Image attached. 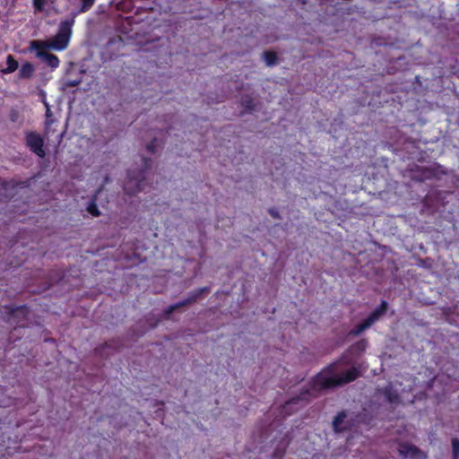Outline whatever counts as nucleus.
I'll return each mask as SVG.
<instances>
[{
    "instance_id": "nucleus-1",
    "label": "nucleus",
    "mask_w": 459,
    "mask_h": 459,
    "mask_svg": "<svg viewBox=\"0 0 459 459\" xmlns=\"http://www.w3.org/2000/svg\"><path fill=\"white\" fill-rule=\"evenodd\" d=\"M359 376L355 368L343 371L339 363H333L323 368L311 382V393L332 388L355 380Z\"/></svg>"
},
{
    "instance_id": "nucleus-2",
    "label": "nucleus",
    "mask_w": 459,
    "mask_h": 459,
    "mask_svg": "<svg viewBox=\"0 0 459 459\" xmlns=\"http://www.w3.org/2000/svg\"><path fill=\"white\" fill-rule=\"evenodd\" d=\"M143 169L139 172L129 169L127 171L126 180L124 184V190L128 195H134L144 189L145 173L152 167V160L150 158L142 157Z\"/></svg>"
},
{
    "instance_id": "nucleus-3",
    "label": "nucleus",
    "mask_w": 459,
    "mask_h": 459,
    "mask_svg": "<svg viewBox=\"0 0 459 459\" xmlns=\"http://www.w3.org/2000/svg\"><path fill=\"white\" fill-rule=\"evenodd\" d=\"M74 23V20L73 18L62 21L59 23L56 34L48 40L50 49L63 51L67 48L72 37Z\"/></svg>"
},
{
    "instance_id": "nucleus-4",
    "label": "nucleus",
    "mask_w": 459,
    "mask_h": 459,
    "mask_svg": "<svg viewBox=\"0 0 459 459\" xmlns=\"http://www.w3.org/2000/svg\"><path fill=\"white\" fill-rule=\"evenodd\" d=\"M3 309L6 322L15 324L19 327L25 326L30 314V308L28 306L5 305L3 307Z\"/></svg>"
},
{
    "instance_id": "nucleus-5",
    "label": "nucleus",
    "mask_w": 459,
    "mask_h": 459,
    "mask_svg": "<svg viewBox=\"0 0 459 459\" xmlns=\"http://www.w3.org/2000/svg\"><path fill=\"white\" fill-rule=\"evenodd\" d=\"M25 143L30 151L39 158L46 156L44 150V139L36 132H28L25 134Z\"/></svg>"
},
{
    "instance_id": "nucleus-6",
    "label": "nucleus",
    "mask_w": 459,
    "mask_h": 459,
    "mask_svg": "<svg viewBox=\"0 0 459 459\" xmlns=\"http://www.w3.org/2000/svg\"><path fill=\"white\" fill-rule=\"evenodd\" d=\"M209 291H210V289L208 287H204V288H199L197 290H195L194 291H192L189 294V296L186 299H185L181 301H178L173 305H170L167 308H165L164 309L165 316L169 317L174 311H176L179 307L188 306V305H191V304L196 302V300L201 297V295L203 293L209 292Z\"/></svg>"
},
{
    "instance_id": "nucleus-7",
    "label": "nucleus",
    "mask_w": 459,
    "mask_h": 459,
    "mask_svg": "<svg viewBox=\"0 0 459 459\" xmlns=\"http://www.w3.org/2000/svg\"><path fill=\"white\" fill-rule=\"evenodd\" d=\"M387 308V303L385 301H382L381 305L377 307L368 317L364 320L361 324L355 326L351 333L353 335H358L368 329L370 325H372L385 311Z\"/></svg>"
},
{
    "instance_id": "nucleus-8",
    "label": "nucleus",
    "mask_w": 459,
    "mask_h": 459,
    "mask_svg": "<svg viewBox=\"0 0 459 459\" xmlns=\"http://www.w3.org/2000/svg\"><path fill=\"white\" fill-rule=\"evenodd\" d=\"M398 451L401 455L410 459H426L424 453L420 452L417 447L403 443L399 445Z\"/></svg>"
},
{
    "instance_id": "nucleus-9",
    "label": "nucleus",
    "mask_w": 459,
    "mask_h": 459,
    "mask_svg": "<svg viewBox=\"0 0 459 459\" xmlns=\"http://www.w3.org/2000/svg\"><path fill=\"white\" fill-rule=\"evenodd\" d=\"M37 56L41 58L44 63L52 69H56L59 66L60 60L58 56L54 54L48 53V51H41L37 53Z\"/></svg>"
},
{
    "instance_id": "nucleus-10",
    "label": "nucleus",
    "mask_w": 459,
    "mask_h": 459,
    "mask_svg": "<svg viewBox=\"0 0 459 459\" xmlns=\"http://www.w3.org/2000/svg\"><path fill=\"white\" fill-rule=\"evenodd\" d=\"M34 72H35L34 65L30 62H25L24 64L22 65V66L19 70L18 76L20 79H23V80L30 79L33 76Z\"/></svg>"
},
{
    "instance_id": "nucleus-11",
    "label": "nucleus",
    "mask_w": 459,
    "mask_h": 459,
    "mask_svg": "<svg viewBox=\"0 0 459 459\" xmlns=\"http://www.w3.org/2000/svg\"><path fill=\"white\" fill-rule=\"evenodd\" d=\"M19 67L18 61L14 58L13 55H8L6 56V67L2 69L1 72L4 74H12L15 72Z\"/></svg>"
},
{
    "instance_id": "nucleus-12",
    "label": "nucleus",
    "mask_w": 459,
    "mask_h": 459,
    "mask_svg": "<svg viewBox=\"0 0 459 459\" xmlns=\"http://www.w3.org/2000/svg\"><path fill=\"white\" fill-rule=\"evenodd\" d=\"M30 48L31 50L37 51V53L41 51H47V49H50L48 41L45 40H31L30 42Z\"/></svg>"
},
{
    "instance_id": "nucleus-13",
    "label": "nucleus",
    "mask_w": 459,
    "mask_h": 459,
    "mask_svg": "<svg viewBox=\"0 0 459 459\" xmlns=\"http://www.w3.org/2000/svg\"><path fill=\"white\" fill-rule=\"evenodd\" d=\"M263 56L265 64L268 66L274 65L277 63L278 56L273 51H264Z\"/></svg>"
},
{
    "instance_id": "nucleus-14",
    "label": "nucleus",
    "mask_w": 459,
    "mask_h": 459,
    "mask_svg": "<svg viewBox=\"0 0 459 459\" xmlns=\"http://www.w3.org/2000/svg\"><path fill=\"white\" fill-rule=\"evenodd\" d=\"M241 106L244 108L245 111L251 112L255 109L254 100L251 96L246 95L241 98Z\"/></svg>"
},
{
    "instance_id": "nucleus-15",
    "label": "nucleus",
    "mask_w": 459,
    "mask_h": 459,
    "mask_svg": "<svg viewBox=\"0 0 459 459\" xmlns=\"http://www.w3.org/2000/svg\"><path fill=\"white\" fill-rule=\"evenodd\" d=\"M345 418L346 414L344 412H341L335 417L333 424L336 431H342L343 429L342 424L343 423Z\"/></svg>"
},
{
    "instance_id": "nucleus-16",
    "label": "nucleus",
    "mask_w": 459,
    "mask_h": 459,
    "mask_svg": "<svg viewBox=\"0 0 459 459\" xmlns=\"http://www.w3.org/2000/svg\"><path fill=\"white\" fill-rule=\"evenodd\" d=\"M87 212L91 214L93 217H98L100 215V212L95 201H91L89 203L87 208Z\"/></svg>"
},
{
    "instance_id": "nucleus-17",
    "label": "nucleus",
    "mask_w": 459,
    "mask_h": 459,
    "mask_svg": "<svg viewBox=\"0 0 459 459\" xmlns=\"http://www.w3.org/2000/svg\"><path fill=\"white\" fill-rule=\"evenodd\" d=\"M405 392V388L401 390L400 394L392 395L390 393L387 394V398L390 403H395L396 401L405 402L410 401L408 398H405L403 393Z\"/></svg>"
},
{
    "instance_id": "nucleus-18",
    "label": "nucleus",
    "mask_w": 459,
    "mask_h": 459,
    "mask_svg": "<svg viewBox=\"0 0 459 459\" xmlns=\"http://www.w3.org/2000/svg\"><path fill=\"white\" fill-rule=\"evenodd\" d=\"M57 121L56 119L54 117V116H52V117H48V118H46L45 120V128H44V133L45 134H49L51 133V126L56 124Z\"/></svg>"
},
{
    "instance_id": "nucleus-19",
    "label": "nucleus",
    "mask_w": 459,
    "mask_h": 459,
    "mask_svg": "<svg viewBox=\"0 0 459 459\" xmlns=\"http://www.w3.org/2000/svg\"><path fill=\"white\" fill-rule=\"evenodd\" d=\"M82 4L80 8L81 13L88 12L95 4V0H81Z\"/></svg>"
},
{
    "instance_id": "nucleus-20",
    "label": "nucleus",
    "mask_w": 459,
    "mask_h": 459,
    "mask_svg": "<svg viewBox=\"0 0 459 459\" xmlns=\"http://www.w3.org/2000/svg\"><path fill=\"white\" fill-rule=\"evenodd\" d=\"M32 3L37 12H42L46 4V0H32Z\"/></svg>"
},
{
    "instance_id": "nucleus-21",
    "label": "nucleus",
    "mask_w": 459,
    "mask_h": 459,
    "mask_svg": "<svg viewBox=\"0 0 459 459\" xmlns=\"http://www.w3.org/2000/svg\"><path fill=\"white\" fill-rule=\"evenodd\" d=\"M157 147H158V144H157V139L154 138L152 139L149 143H147L146 145V149L148 152H152V153H154L156 152V150H157Z\"/></svg>"
},
{
    "instance_id": "nucleus-22",
    "label": "nucleus",
    "mask_w": 459,
    "mask_h": 459,
    "mask_svg": "<svg viewBox=\"0 0 459 459\" xmlns=\"http://www.w3.org/2000/svg\"><path fill=\"white\" fill-rule=\"evenodd\" d=\"M452 446L455 459H457L459 456V440L457 438L452 440Z\"/></svg>"
},
{
    "instance_id": "nucleus-23",
    "label": "nucleus",
    "mask_w": 459,
    "mask_h": 459,
    "mask_svg": "<svg viewBox=\"0 0 459 459\" xmlns=\"http://www.w3.org/2000/svg\"><path fill=\"white\" fill-rule=\"evenodd\" d=\"M44 105L46 107V118L52 117L53 113H52V111L50 109V107H49L48 103L45 101Z\"/></svg>"
},
{
    "instance_id": "nucleus-24",
    "label": "nucleus",
    "mask_w": 459,
    "mask_h": 459,
    "mask_svg": "<svg viewBox=\"0 0 459 459\" xmlns=\"http://www.w3.org/2000/svg\"><path fill=\"white\" fill-rule=\"evenodd\" d=\"M51 285H52L51 280H50V279H47V280L44 281V284H43V290L49 289Z\"/></svg>"
},
{
    "instance_id": "nucleus-25",
    "label": "nucleus",
    "mask_w": 459,
    "mask_h": 459,
    "mask_svg": "<svg viewBox=\"0 0 459 459\" xmlns=\"http://www.w3.org/2000/svg\"><path fill=\"white\" fill-rule=\"evenodd\" d=\"M109 347H110V344H108V342H106V343L104 344V346H103V347H101V348H97V349H96V351H100V352H101V351H102V350H104V349H106V348H109Z\"/></svg>"
},
{
    "instance_id": "nucleus-26",
    "label": "nucleus",
    "mask_w": 459,
    "mask_h": 459,
    "mask_svg": "<svg viewBox=\"0 0 459 459\" xmlns=\"http://www.w3.org/2000/svg\"><path fill=\"white\" fill-rule=\"evenodd\" d=\"M269 212H270L271 215H272L273 218H278V217H279L278 212H275L274 210L271 209Z\"/></svg>"
},
{
    "instance_id": "nucleus-27",
    "label": "nucleus",
    "mask_w": 459,
    "mask_h": 459,
    "mask_svg": "<svg viewBox=\"0 0 459 459\" xmlns=\"http://www.w3.org/2000/svg\"><path fill=\"white\" fill-rule=\"evenodd\" d=\"M77 84V82H71V83H69L70 86H76Z\"/></svg>"
},
{
    "instance_id": "nucleus-28",
    "label": "nucleus",
    "mask_w": 459,
    "mask_h": 459,
    "mask_svg": "<svg viewBox=\"0 0 459 459\" xmlns=\"http://www.w3.org/2000/svg\"><path fill=\"white\" fill-rule=\"evenodd\" d=\"M392 388L394 389V392L397 393L399 391V388H397L396 386H392Z\"/></svg>"
}]
</instances>
